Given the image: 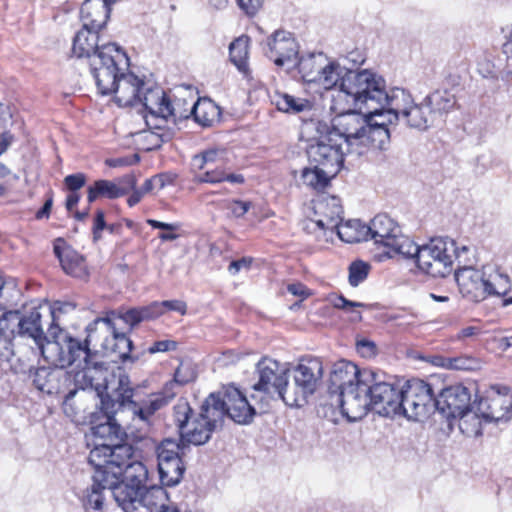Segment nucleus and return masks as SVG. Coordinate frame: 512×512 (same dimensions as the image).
<instances>
[{"mask_svg":"<svg viewBox=\"0 0 512 512\" xmlns=\"http://www.w3.org/2000/svg\"><path fill=\"white\" fill-rule=\"evenodd\" d=\"M352 89L364 92L361 103H384L387 106V121H403L410 128L424 131L434 125L435 121L430 114L424 99L415 103L412 95L405 89L394 87L386 90V82L376 73H364L351 85Z\"/></svg>","mask_w":512,"mask_h":512,"instance_id":"nucleus-1","label":"nucleus"},{"mask_svg":"<svg viewBox=\"0 0 512 512\" xmlns=\"http://www.w3.org/2000/svg\"><path fill=\"white\" fill-rule=\"evenodd\" d=\"M298 71L304 82L317 84L325 90L337 88L333 95L336 108L343 110L342 101L359 105L364 92L362 88H351L354 79L364 73H373L370 70L355 71L341 66L338 62L330 61L323 53H312L302 56L298 63Z\"/></svg>","mask_w":512,"mask_h":512,"instance_id":"nucleus-2","label":"nucleus"},{"mask_svg":"<svg viewBox=\"0 0 512 512\" xmlns=\"http://www.w3.org/2000/svg\"><path fill=\"white\" fill-rule=\"evenodd\" d=\"M52 339L46 341L41 354L44 359L53 366L64 368L76 364L81 370L75 374L74 380L84 390L94 386V372H101L103 364L93 360L94 353L91 350L92 343L87 342V337L82 342L70 336L61 329L54 327L48 329Z\"/></svg>","mask_w":512,"mask_h":512,"instance_id":"nucleus-3","label":"nucleus"},{"mask_svg":"<svg viewBox=\"0 0 512 512\" xmlns=\"http://www.w3.org/2000/svg\"><path fill=\"white\" fill-rule=\"evenodd\" d=\"M101 398V413L104 421L96 423L91 421V433L94 437V447L91 449L88 457V463L93 467H103L110 460H122L128 456L134 455L133 446L128 443H122L126 436L125 431L118 423L115 415L121 410L114 407L110 412L106 408V400L115 401L112 393L104 388V392L99 393Z\"/></svg>","mask_w":512,"mask_h":512,"instance_id":"nucleus-4","label":"nucleus"},{"mask_svg":"<svg viewBox=\"0 0 512 512\" xmlns=\"http://www.w3.org/2000/svg\"><path fill=\"white\" fill-rule=\"evenodd\" d=\"M105 389L115 397V401L105 402L110 412L114 411V407H119L121 411L127 409L131 412L133 420L138 421L141 428L147 429L154 424L156 412L168 405L175 396V393L166 387L164 391L152 393L138 403L133 400L134 388L131 381L122 370L113 373L110 379L106 380Z\"/></svg>","mask_w":512,"mask_h":512,"instance_id":"nucleus-5","label":"nucleus"},{"mask_svg":"<svg viewBox=\"0 0 512 512\" xmlns=\"http://www.w3.org/2000/svg\"><path fill=\"white\" fill-rule=\"evenodd\" d=\"M124 312L110 311L105 317H98L87 325V342L94 349L100 348L105 354H116L123 362L138 359L132 352L133 343L127 336L131 331L123 319Z\"/></svg>","mask_w":512,"mask_h":512,"instance_id":"nucleus-6","label":"nucleus"},{"mask_svg":"<svg viewBox=\"0 0 512 512\" xmlns=\"http://www.w3.org/2000/svg\"><path fill=\"white\" fill-rule=\"evenodd\" d=\"M471 389L461 383L448 386L436 397L437 411L446 419L459 418V428L468 434H478L480 422L476 414L470 412Z\"/></svg>","mask_w":512,"mask_h":512,"instance_id":"nucleus-7","label":"nucleus"},{"mask_svg":"<svg viewBox=\"0 0 512 512\" xmlns=\"http://www.w3.org/2000/svg\"><path fill=\"white\" fill-rule=\"evenodd\" d=\"M362 386L369 395L372 410L384 417L399 416L402 386L390 381L384 373L373 369H365Z\"/></svg>","mask_w":512,"mask_h":512,"instance_id":"nucleus-8","label":"nucleus"},{"mask_svg":"<svg viewBox=\"0 0 512 512\" xmlns=\"http://www.w3.org/2000/svg\"><path fill=\"white\" fill-rule=\"evenodd\" d=\"M288 391L284 397V403L290 407H301L307 403L309 396L313 395L321 383L323 377V364L319 358H303L290 369Z\"/></svg>","mask_w":512,"mask_h":512,"instance_id":"nucleus-9","label":"nucleus"},{"mask_svg":"<svg viewBox=\"0 0 512 512\" xmlns=\"http://www.w3.org/2000/svg\"><path fill=\"white\" fill-rule=\"evenodd\" d=\"M126 53L115 43L100 46L89 60L90 70L102 95L111 94L115 80L122 74L121 65L128 66Z\"/></svg>","mask_w":512,"mask_h":512,"instance_id":"nucleus-10","label":"nucleus"},{"mask_svg":"<svg viewBox=\"0 0 512 512\" xmlns=\"http://www.w3.org/2000/svg\"><path fill=\"white\" fill-rule=\"evenodd\" d=\"M343 110L336 108V104L333 101L332 108L340 112L339 117L336 119V123L333 127L328 130L329 133L337 134L343 138V146H345L348 153H356L362 155L364 153L361 149V142L364 136L367 126H369L370 113L369 109H360L348 106L345 101H342Z\"/></svg>","mask_w":512,"mask_h":512,"instance_id":"nucleus-11","label":"nucleus"},{"mask_svg":"<svg viewBox=\"0 0 512 512\" xmlns=\"http://www.w3.org/2000/svg\"><path fill=\"white\" fill-rule=\"evenodd\" d=\"M399 416L412 421H423L437 411L436 397L427 382L412 379L402 386Z\"/></svg>","mask_w":512,"mask_h":512,"instance_id":"nucleus-12","label":"nucleus"},{"mask_svg":"<svg viewBox=\"0 0 512 512\" xmlns=\"http://www.w3.org/2000/svg\"><path fill=\"white\" fill-rule=\"evenodd\" d=\"M455 253L454 240L438 237L421 246L417 267L432 277H445L452 271L451 255Z\"/></svg>","mask_w":512,"mask_h":512,"instance_id":"nucleus-13","label":"nucleus"},{"mask_svg":"<svg viewBox=\"0 0 512 512\" xmlns=\"http://www.w3.org/2000/svg\"><path fill=\"white\" fill-rule=\"evenodd\" d=\"M255 372L258 380L253 385V389L266 394L271 399H280L284 402L290 379V369L286 364L263 357L257 363Z\"/></svg>","mask_w":512,"mask_h":512,"instance_id":"nucleus-14","label":"nucleus"},{"mask_svg":"<svg viewBox=\"0 0 512 512\" xmlns=\"http://www.w3.org/2000/svg\"><path fill=\"white\" fill-rule=\"evenodd\" d=\"M343 141V138L334 133L321 135L307 149L310 165H318L327 170L326 174L336 176L343 165L344 155L348 153Z\"/></svg>","mask_w":512,"mask_h":512,"instance_id":"nucleus-15","label":"nucleus"},{"mask_svg":"<svg viewBox=\"0 0 512 512\" xmlns=\"http://www.w3.org/2000/svg\"><path fill=\"white\" fill-rule=\"evenodd\" d=\"M207 400L213 409L221 412V422L228 416L235 423L249 424L256 414L242 392L232 385L225 387L222 392L211 393Z\"/></svg>","mask_w":512,"mask_h":512,"instance_id":"nucleus-16","label":"nucleus"},{"mask_svg":"<svg viewBox=\"0 0 512 512\" xmlns=\"http://www.w3.org/2000/svg\"><path fill=\"white\" fill-rule=\"evenodd\" d=\"M347 108H360L369 109L370 120L369 126L365 130L364 136L361 142V149L365 152V148H371L373 150L385 151L390 145V131L388 125L394 124L395 122L387 121L386 114L387 106L384 103H362L354 105L352 103H345Z\"/></svg>","mask_w":512,"mask_h":512,"instance_id":"nucleus-17","label":"nucleus"},{"mask_svg":"<svg viewBox=\"0 0 512 512\" xmlns=\"http://www.w3.org/2000/svg\"><path fill=\"white\" fill-rule=\"evenodd\" d=\"M180 451V444L169 438L155 448L160 481L165 486H175L183 477L185 466Z\"/></svg>","mask_w":512,"mask_h":512,"instance_id":"nucleus-18","label":"nucleus"},{"mask_svg":"<svg viewBox=\"0 0 512 512\" xmlns=\"http://www.w3.org/2000/svg\"><path fill=\"white\" fill-rule=\"evenodd\" d=\"M141 90L137 105L143 106L151 117L161 118L164 121L169 118L175 121L177 118L187 117L177 111L175 104L169 101L164 90L153 81L145 79Z\"/></svg>","mask_w":512,"mask_h":512,"instance_id":"nucleus-19","label":"nucleus"},{"mask_svg":"<svg viewBox=\"0 0 512 512\" xmlns=\"http://www.w3.org/2000/svg\"><path fill=\"white\" fill-rule=\"evenodd\" d=\"M478 411L486 421L508 420L512 415V390L508 386L493 385L478 403Z\"/></svg>","mask_w":512,"mask_h":512,"instance_id":"nucleus-20","label":"nucleus"},{"mask_svg":"<svg viewBox=\"0 0 512 512\" xmlns=\"http://www.w3.org/2000/svg\"><path fill=\"white\" fill-rule=\"evenodd\" d=\"M221 424V412L208 404L207 398L201 405L200 413L193 418L190 426L181 434L184 442L193 445L205 444L213 431Z\"/></svg>","mask_w":512,"mask_h":512,"instance_id":"nucleus-21","label":"nucleus"},{"mask_svg":"<svg viewBox=\"0 0 512 512\" xmlns=\"http://www.w3.org/2000/svg\"><path fill=\"white\" fill-rule=\"evenodd\" d=\"M165 310L176 311L181 315L187 312V305L181 300H165L162 302H152L151 304L139 308H131L125 311L123 319L129 329H134L142 321L157 318L164 314Z\"/></svg>","mask_w":512,"mask_h":512,"instance_id":"nucleus-22","label":"nucleus"},{"mask_svg":"<svg viewBox=\"0 0 512 512\" xmlns=\"http://www.w3.org/2000/svg\"><path fill=\"white\" fill-rule=\"evenodd\" d=\"M105 471L115 472L116 481L137 485L144 488L148 485L149 472L141 461L134 460L133 455L122 460H110L103 465Z\"/></svg>","mask_w":512,"mask_h":512,"instance_id":"nucleus-23","label":"nucleus"},{"mask_svg":"<svg viewBox=\"0 0 512 512\" xmlns=\"http://www.w3.org/2000/svg\"><path fill=\"white\" fill-rule=\"evenodd\" d=\"M115 472L105 471L103 467H94L93 483L87 488L83 497V506L86 512H101L104 507L105 495L111 491V485L116 483Z\"/></svg>","mask_w":512,"mask_h":512,"instance_id":"nucleus-24","label":"nucleus"},{"mask_svg":"<svg viewBox=\"0 0 512 512\" xmlns=\"http://www.w3.org/2000/svg\"><path fill=\"white\" fill-rule=\"evenodd\" d=\"M34 386L47 394H59L72 382L71 375L59 367H39L30 369Z\"/></svg>","mask_w":512,"mask_h":512,"instance_id":"nucleus-25","label":"nucleus"},{"mask_svg":"<svg viewBox=\"0 0 512 512\" xmlns=\"http://www.w3.org/2000/svg\"><path fill=\"white\" fill-rule=\"evenodd\" d=\"M339 394L341 412L351 422L361 420L371 409L369 395L360 384L349 386Z\"/></svg>","mask_w":512,"mask_h":512,"instance_id":"nucleus-26","label":"nucleus"},{"mask_svg":"<svg viewBox=\"0 0 512 512\" xmlns=\"http://www.w3.org/2000/svg\"><path fill=\"white\" fill-rule=\"evenodd\" d=\"M455 280L462 296L472 302L485 299L483 268L476 269L473 265L460 266L455 271Z\"/></svg>","mask_w":512,"mask_h":512,"instance_id":"nucleus-27","label":"nucleus"},{"mask_svg":"<svg viewBox=\"0 0 512 512\" xmlns=\"http://www.w3.org/2000/svg\"><path fill=\"white\" fill-rule=\"evenodd\" d=\"M266 55L278 66L295 63L298 45L292 34L286 31H276L267 43Z\"/></svg>","mask_w":512,"mask_h":512,"instance_id":"nucleus-28","label":"nucleus"},{"mask_svg":"<svg viewBox=\"0 0 512 512\" xmlns=\"http://www.w3.org/2000/svg\"><path fill=\"white\" fill-rule=\"evenodd\" d=\"M53 250L66 274L79 279H85L88 276L85 258L69 246L64 239L57 238Z\"/></svg>","mask_w":512,"mask_h":512,"instance_id":"nucleus-29","label":"nucleus"},{"mask_svg":"<svg viewBox=\"0 0 512 512\" xmlns=\"http://www.w3.org/2000/svg\"><path fill=\"white\" fill-rule=\"evenodd\" d=\"M144 81V78H140L133 73L120 74L111 89V94H114L116 103L121 107L137 105Z\"/></svg>","mask_w":512,"mask_h":512,"instance_id":"nucleus-30","label":"nucleus"},{"mask_svg":"<svg viewBox=\"0 0 512 512\" xmlns=\"http://www.w3.org/2000/svg\"><path fill=\"white\" fill-rule=\"evenodd\" d=\"M365 369H359L357 365L346 360L336 362L330 374V387L339 393L349 386H356V384H360V388H362V375Z\"/></svg>","mask_w":512,"mask_h":512,"instance_id":"nucleus-31","label":"nucleus"},{"mask_svg":"<svg viewBox=\"0 0 512 512\" xmlns=\"http://www.w3.org/2000/svg\"><path fill=\"white\" fill-rule=\"evenodd\" d=\"M342 206L336 196H328L319 200L315 205V213L320 216L315 224L320 229L335 230L342 220Z\"/></svg>","mask_w":512,"mask_h":512,"instance_id":"nucleus-32","label":"nucleus"},{"mask_svg":"<svg viewBox=\"0 0 512 512\" xmlns=\"http://www.w3.org/2000/svg\"><path fill=\"white\" fill-rule=\"evenodd\" d=\"M110 11L107 0H85L80 10L83 26L100 31L107 23Z\"/></svg>","mask_w":512,"mask_h":512,"instance_id":"nucleus-33","label":"nucleus"},{"mask_svg":"<svg viewBox=\"0 0 512 512\" xmlns=\"http://www.w3.org/2000/svg\"><path fill=\"white\" fill-rule=\"evenodd\" d=\"M483 280L485 285V299L488 296H504L511 289L508 274L495 264L483 266Z\"/></svg>","mask_w":512,"mask_h":512,"instance_id":"nucleus-34","label":"nucleus"},{"mask_svg":"<svg viewBox=\"0 0 512 512\" xmlns=\"http://www.w3.org/2000/svg\"><path fill=\"white\" fill-rule=\"evenodd\" d=\"M369 239L374 240L375 244L389 246L392 240L400 232L399 226L387 215H376L368 225Z\"/></svg>","mask_w":512,"mask_h":512,"instance_id":"nucleus-35","label":"nucleus"},{"mask_svg":"<svg viewBox=\"0 0 512 512\" xmlns=\"http://www.w3.org/2000/svg\"><path fill=\"white\" fill-rule=\"evenodd\" d=\"M143 489L137 485L127 484L119 480L111 485V493L124 512H135L140 508L141 491Z\"/></svg>","mask_w":512,"mask_h":512,"instance_id":"nucleus-36","label":"nucleus"},{"mask_svg":"<svg viewBox=\"0 0 512 512\" xmlns=\"http://www.w3.org/2000/svg\"><path fill=\"white\" fill-rule=\"evenodd\" d=\"M19 334L32 338L40 351L49 339L45 336L42 325H41V313L38 309H33L28 315L23 317L17 316Z\"/></svg>","mask_w":512,"mask_h":512,"instance_id":"nucleus-37","label":"nucleus"},{"mask_svg":"<svg viewBox=\"0 0 512 512\" xmlns=\"http://www.w3.org/2000/svg\"><path fill=\"white\" fill-rule=\"evenodd\" d=\"M434 121L452 111L456 105V97L447 89L435 90L423 98Z\"/></svg>","mask_w":512,"mask_h":512,"instance_id":"nucleus-38","label":"nucleus"},{"mask_svg":"<svg viewBox=\"0 0 512 512\" xmlns=\"http://www.w3.org/2000/svg\"><path fill=\"white\" fill-rule=\"evenodd\" d=\"M98 33V30L90 29L89 27L85 28L83 26L73 39V54L78 58L87 57L90 60L94 53H98L101 46L98 43Z\"/></svg>","mask_w":512,"mask_h":512,"instance_id":"nucleus-39","label":"nucleus"},{"mask_svg":"<svg viewBox=\"0 0 512 512\" xmlns=\"http://www.w3.org/2000/svg\"><path fill=\"white\" fill-rule=\"evenodd\" d=\"M17 316V311L0 310V366L12 367L10 362L14 357V349L12 337L8 334V321Z\"/></svg>","mask_w":512,"mask_h":512,"instance_id":"nucleus-40","label":"nucleus"},{"mask_svg":"<svg viewBox=\"0 0 512 512\" xmlns=\"http://www.w3.org/2000/svg\"><path fill=\"white\" fill-rule=\"evenodd\" d=\"M271 103L281 112L299 114L311 110V102L305 98L276 91L270 96Z\"/></svg>","mask_w":512,"mask_h":512,"instance_id":"nucleus-41","label":"nucleus"},{"mask_svg":"<svg viewBox=\"0 0 512 512\" xmlns=\"http://www.w3.org/2000/svg\"><path fill=\"white\" fill-rule=\"evenodd\" d=\"M128 193V188L121 187L110 180H97L87 189V199L89 203L94 202L100 197L116 199Z\"/></svg>","mask_w":512,"mask_h":512,"instance_id":"nucleus-42","label":"nucleus"},{"mask_svg":"<svg viewBox=\"0 0 512 512\" xmlns=\"http://www.w3.org/2000/svg\"><path fill=\"white\" fill-rule=\"evenodd\" d=\"M386 249L384 254L388 258L402 256L403 258H413L416 262L421 246L415 244L408 236L403 235L400 231Z\"/></svg>","mask_w":512,"mask_h":512,"instance_id":"nucleus-43","label":"nucleus"},{"mask_svg":"<svg viewBox=\"0 0 512 512\" xmlns=\"http://www.w3.org/2000/svg\"><path fill=\"white\" fill-rule=\"evenodd\" d=\"M339 238L347 243H357L369 240L368 225L360 220H349L346 223H339L335 229Z\"/></svg>","mask_w":512,"mask_h":512,"instance_id":"nucleus-44","label":"nucleus"},{"mask_svg":"<svg viewBox=\"0 0 512 512\" xmlns=\"http://www.w3.org/2000/svg\"><path fill=\"white\" fill-rule=\"evenodd\" d=\"M183 114L187 115L186 118H188L190 115H193L197 123L207 127L211 126L213 122L217 120L220 115V111L214 102L210 100H199L191 106L189 113Z\"/></svg>","mask_w":512,"mask_h":512,"instance_id":"nucleus-45","label":"nucleus"},{"mask_svg":"<svg viewBox=\"0 0 512 512\" xmlns=\"http://www.w3.org/2000/svg\"><path fill=\"white\" fill-rule=\"evenodd\" d=\"M326 172V169L318 167V165L305 167L301 172L302 183L315 190H323L329 185L330 180L335 177L334 174H326Z\"/></svg>","mask_w":512,"mask_h":512,"instance_id":"nucleus-46","label":"nucleus"},{"mask_svg":"<svg viewBox=\"0 0 512 512\" xmlns=\"http://www.w3.org/2000/svg\"><path fill=\"white\" fill-rule=\"evenodd\" d=\"M141 492L140 507H145L149 512H156L166 504L167 494L162 487L146 485Z\"/></svg>","mask_w":512,"mask_h":512,"instance_id":"nucleus-47","label":"nucleus"},{"mask_svg":"<svg viewBox=\"0 0 512 512\" xmlns=\"http://www.w3.org/2000/svg\"><path fill=\"white\" fill-rule=\"evenodd\" d=\"M229 55L232 63L240 70L245 71L248 59V38L239 37L229 46Z\"/></svg>","mask_w":512,"mask_h":512,"instance_id":"nucleus-48","label":"nucleus"},{"mask_svg":"<svg viewBox=\"0 0 512 512\" xmlns=\"http://www.w3.org/2000/svg\"><path fill=\"white\" fill-rule=\"evenodd\" d=\"M225 151L223 149H207L193 156L192 166L197 170H204L211 164H223Z\"/></svg>","mask_w":512,"mask_h":512,"instance_id":"nucleus-49","label":"nucleus"},{"mask_svg":"<svg viewBox=\"0 0 512 512\" xmlns=\"http://www.w3.org/2000/svg\"><path fill=\"white\" fill-rule=\"evenodd\" d=\"M173 415L181 435L191 424L192 408L185 399H179L173 407Z\"/></svg>","mask_w":512,"mask_h":512,"instance_id":"nucleus-50","label":"nucleus"},{"mask_svg":"<svg viewBox=\"0 0 512 512\" xmlns=\"http://www.w3.org/2000/svg\"><path fill=\"white\" fill-rule=\"evenodd\" d=\"M369 272V265L362 261L353 262L349 267V283L351 286L356 287L363 282Z\"/></svg>","mask_w":512,"mask_h":512,"instance_id":"nucleus-51","label":"nucleus"},{"mask_svg":"<svg viewBox=\"0 0 512 512\" xmlns=\"http://www.w3.org/2000/svg\"><path fill=\"white\" fill-rule=\"evenodd\" d=\"M455 253L451 255V267L453 268L454 260H458L459 267L464 265H472L474 258V251L471 246L462 245L458 246L454 240Z\"/></svg>","mask_w":512,"mask_h":512,"instance_id":"nucleus-52","label":"nucleus"},{"mask_svg":"<svg viewBox=\"0 0 512 512\" xmlns=\"http://www.w3.org/2000/svg\"><path fill=\"white\" fill-rule=\"evenodd\" d=\"M224 173L225 170L221 169L219 166L216 168H208L207 170L199 174L196 177V181L199 183H210V184H217L224 182Z\"/></svg>","mask_w":512,"mask_h":512,"instance_id":"nucleus-53","label":"nucleus"},{"mask_svg":"<svg viewBox=\"0 0 512 512\" xmlns=\"http://www.w3.org/2000/svg\"><path fill=\"white\" fill-rule=\"evenodd\" d=\"M329 301L333 305V307L343 310L345 312H354V308L367 306L362 302L350 301L346 299L343 295H331L329 297Z\"/></svg>","mask_w":512,"mask_h":512,"instance_id":"nucleus-54","label":"nucleus"},{"mask_svg":"<svg viewBox=\"0 0 512 512\" xmlns=\"http://www.w3.org/2000/svg\"><path fill=\"white\" fill-rule=\"evenodd\" d=\"M75 309V305L70 302H55L53 306L50 308V315L52 318V323L50 327H54L55 330L60 329L56 324V321L59 319L61 314L68 313Z\"/></svg>","mask_w":512,"mask_h":512,"instance_id":"nucleus-55","label":"nucleus"},{"mask_svg":"<svg viewBox=\"0 0 512 512\" xmlns=\"http://www.w3.org/2000/svg\"><path fill=\"white\" fill-rule=\"evenodd\" d=\"M251 207V202L241 200H230L225 203V208L231 212L234 217H243Z\"/></svg>","mask_w":512,"mask_h":512,"instance_id":"nucleus-56","label":"nucleus"},{"mask_svg":"<svg viewBox=\"0 0 512 512\" xmlns=\"http://www.w3.org/2000/svg\"><path fill=\"white\" fill-rule=\"evenodd\" d=\"M357 352L364 358H372L377 354V346L373 341L360 339L356 342Z\"/></svg>","mask_w":512,"mask_h":512,"instance_id":"nucleus-57","label":"nucleus"},{"mask_svg":"<svg viewBox=\"0 0 512 512\" xmlns=\"http://www.w3.org/2000/svg\"><path fill=\"white\" fill-rule=\"evenodd\" d=\"M194 378V371L188 365L181 364L174 373V381L181 385L189 383Z\"/></svg>","mask_w":512,"mask_h":512,"instance_id":"nucleus-58","label":"nucleus"},{"mask_svg":"<svg viewBox=\"0 0 512 512\" xmlns=\"http://www.w3.org/2000/svg\"><path fill=\"white\" fill-rule=\"evenodd\" d=\"M64 183L71 192H77L85 185L86 176L83 173L71 174L64 178Z\"/></svg>","mask_w":512,"mask_h":512,"instance_id":"nucleus-59","label":"nucleus"},{"mask_svg":"<svg viewBox=\"0 0 512 512\" xmlns=\"http://www.w3.org/2000/svg\"><path fill=\"white\" fill-rule=\"evenodd\" d=\"M107 224L105 221V214L102 210H97L94 223L92 227L93 239L94 241H98L101 238V232L106 229Z\"/></svg>","mask_w":512,"mask_h":512,"instance_id":"nucleus-60","label":"nucleus"},{"mask_svg":"<svg viewBox=\"0 0 512 512\" xmlns=\"http://www.w3.org/2000/svg\"><path fill=\"white\" fill-rule=\"evenodd\" d=\"M239 7L248 15L254 16L262 7L263 0H237Z\"/></svg>","mask_w":512,"mask_h":512,"instance_id":"nucleus-61","label":"nucleus"},{"mask_svg":"<svg viewBox=\"0 0 512 512\" xmlns=\"http://www.w3.org/2000/svg\"><path fill=\"white\" fill-rule=\"evenodd\" d=\"M177 347V342L172 340H161L154 342L149 348L148 352L150 354H155L158 352H167L175 350Z\"/></svg>","mask_w":512,"mask_h":512,"instance_id":"nucleus-62","label":"nucleus"},{"mask_svg":"<svg viewBox=\"0 0 512 512\" xmlns=\"http://www.w3.org/2000/svg\"><path fill=\"white\" fill-rule=\"evenodd\" d=\"M139 161L138 155L133 156V160L128 157H120L114 159H106L105 164L109 167H124L132 165Z\"/></svg>","mask_w":512,"mask_h":512,"instance_id":"nucleus-63","label":"nucleus"},{"mask_svg":"<svg viewBox=\"0 0 512 512\" xmlns=\"http://www.w3.org/2000/svg\"><path fill=\"white\" fill-rule=\"evenodd\" d=\"M252 260L250 258L243 257L239 260L232 261L228 266L230 274L235 275L241 269H249Z\"/></svg>","mask_w":512,"mask_h":512,"instance_id":"nucleus-64","label":"nucleus"}]
</instances>
